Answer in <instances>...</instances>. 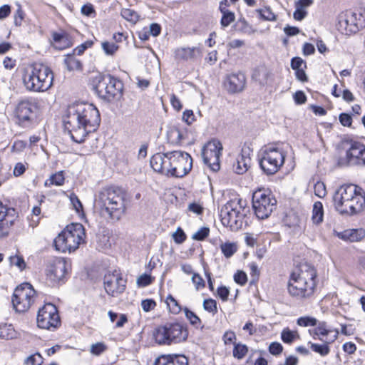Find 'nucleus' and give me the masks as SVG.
I'll return each mask as SVG.
<instances>
[{"mask_svg": "<svg viewBox=\"0 0 365 365\" xmlns=\"http://www.w3.org/2000/svg\"><path fill=\"white\" fill-rule=\"evenodd\" d=\"M184 312L186 318L190 321V323L192 326L195 327L196 328H199L200 327H201V328L203 327V326H201V319L199 318L198 316H197V314L195 312L190 310L187 307L184 309Z\"/></svg>", "mask_w": 365, "mask_h": 365, "instance_id": "obj_39", "label": "nucleus"}, {"mask_svg": "<svg viewBox=\"0 0 365 365\" xmlns=\"http://www.w3.org/2000/svg\"><path fill=\"white\" fill-rule=\"evenodd\" d=\"M365 205V195L363 189L347 203L344 205V211H338L341 215H354L361 212Z\"/></svg>", "mask_w": 365, "mask_h": 365, "instance_id": "obj_23", "label": "nucleus"}, {"mask_svg": "<svg viewBox=\"0 0 365 365\" xmlns=\"http://www.w3.org/2000/svg\"><path fill=\"white\" fill-rule=\"evenodd\" d=\"M173 151L165 153H156L153 155L150 160L151 168L158 173L168 177H171L173 171H170L173 167Z\"/></svg>", "mask_w": 365, "mask_h": 365, "instance_id": "obj_19", "label": "nucleus"}, {"mask_svg": "<svg viewBox=\"0 0 365 365\" xmlns=\"http://www.w3.org/2000/svg\"><path fill=\"white\" fill-rule=\"evenodd\" d=\"M209 233L210 229L207 227H202L193 234L192 238L195 240L202 241L209 235Z\"/></svg>", "mask_w": 365, "mask_h": 365, "instance_id": "obj_49", "label": "nucleus"}, {"mask_svg": "<svg viewBox=\"0 0 365 365\" xmlns=\"http://www.w3.org/2000/svg\"><path fill=\"white\" fill-rule=\"evenodd\" d=\"M252 209L259 220L268 218L276 209L277 200L268 191L257 190L252 195Z\"/></svg>", "mask_w": 365, "mask_h": 365, "instance_id": "obj_9", "label": "nucleus"}, {"mask_svg": "<svg viewBox=\"0 0 365 365\" xmlns=\"http://www.w3.org/2000/svg\"><path fill=\"white\" fill-rule=\"evenodd\" d=\"M37 324L39 328L45 329H55L60 324L58 309L53 304L47 303L38 309Z\"/></svg>", "mask_w": 365, "mask_h": 365, "instance_id": "obj_15", "label": "nucleus"}, {"mask_svg": "<svg viewBox=\"0 0 365 365\" xmlns=\"http://www.w3.org/2000/svg\"><path fill=\"white\" fill-rule=\"evenodd\" d=\"M156 306V303L155 300L152 299H146L144 300H142L141 302V307L143 311L148 312L151 310H153L155 307Z\"/></svg>", "mask_w": 365, "mask_h": 365, "instance_id": "obj_57", "label": "nucleus"}, {"mask_svg": "<svg viewBox=\"0 0 365 365\" xmlns=\"http://www.w3.org/2000/svg\"><path fill=\"white\" fill-rule=\"evenodd\" d=\"M10 262L11 264H15L21 270H23L26 267L24 259L21 257L14 256L10 257Z\"/></svg>", "mask_w": 365, "mask_h": 365, "instance_id": "obj_62", "label": "nucleus"}, {"mask_svg": "<svg viewBox=\"0 0 365 365\" xmlns=\"http://www.w3.org/2000/svg\"><path fill=\"white\" fill-rule=\"evenodd\" d=\"M268 351L272 355L278 356L282 352L283 346L279 342L274 341L269 344Z\"/></svg>", "mask_w": 365, "mask_h": 365, "instance_id": "obj_52", "label": "nucleus"}, {"mask_svg": "<svg viewBox=\"0 0 365 365\" xmlns=\"http://www.w3.org/2000/svg\"><path fill=\"white\" fill-rule=\"evenodd\" d=\"M71 270V262L63 257H51L46 261V280L51 287L64 284L69 277Z\"/></svg>", "mask_w": 365, "mask_h": 365, "instance_id": "obj_8", "label": "nucleus"}, {"mask_svg": "<svg viewBox=\"0 0 365 365\" xmlns=\"http://www.w3.org/2000/svg\"><path fill=\"white\" fill-rule=\"evenodd\" d=\"M365 26V19L360 13L346 11L338 17V30L346 35L357 33Z\"/></svg>", "mask_w": 365, "mask_h": 365, "instance_id": "obj_13", "label": "nucleus"}, {"mask_svg": "<svg viewBox=\"0 0 365 365\" xmlns=\"http://www.w3.org/2000/svg\"><path fill=\"white\" fill-rule=\"evenodd\" d=\"M297 332L291 331L289 328H284L281 333V339L285 344H292L297 338Z\"/></svg>", "mask_w": 365, "mask_h": 365, "instance_id": "obj_42", "label": "nucleus"}, {"mask_svg": "<svg viewBox=\"0 0 365 365\" xmlns=\"http://www.w3.org/2000/svg\"><path fill=\"white\" fill-rule=\"evenodd\" d=\"M101 123L100 113L93 104L79 102L68 106L67 115L63 119L65 128L71 139L82 143L86 136L95 132Z\"/></svg>", "mask_w": 365, "mask_h": 365, "instance_id": "obj_1", "label": "nucleus"}, {"mask_svg": "<svg viewBox=\"0 0 365 365\" xmlns=\"http://www.w3.org/2000/svg\"><path fill=\"white\" fill-rule=\"evenodd\" d=\"M221 155H210L202 156L204 163L213 172H217L220 170V158Z\"/></svg>", "mask_w": 365, "mask_h": 365, "instance_id": "obj_34", "label": "nucleus"}, {"mask_svg": "<svg viewBox=\"0 0 365 365\" xmlns=\"http://www.w3.org/2000/svg\"><path fill=\"white\" fill-rule=\"evenodd\" d=\"M241 200L238 201H228L221 209L220 220L222 224L230 227L232 231H237L242 228L245 215L241 213L242 206L240 205Z\"/></svg>", "mask_w": 365, "mask_h": 365, "instance_id": "obj_10", "label": "nucleus"}, {"mask_svg": "<svg viewBox=\"0 0 365 365\" xmlns=\"http://www.w3.org/2000/svg\"><path fill=\"white\" fill-rule=\"evenodd\" d=\"M93 44V42L92 41H86V42L81 43V45L78 46L74 50L73 53H76L78 55H81L84 53V51L88 48H91Z\"/></svg>", "mask_w": 365, "mask_h": 365, "instance_id": "obj_59", "label": "nucleus"}, {"mask_svg": "<svg viewBox=\"0 0 365 365\" xmlns=\"http://www.w3.org/2000/svg\"><path fill=\"white\" fill-rule=\"evenodd\" d=\"M125 193L118 187H103L98 193L97 202L101 215L112 220H119L125 211Z\"/></svg>", "mask_w": 365, "mask_h": 365, "instance_id": "obj_3", "label": "nucleus"}, {"mask_svg": "<svg viewBox=\"0 0 365 365\" xmlns=\"http://www.w3.org/2000/svg\"><path fill=\"white\" fill-rule=\"evenodd\" d=\"M314 193L319 197H323L326 195V187L324 182L318 181L314 187Z\"/></svg>", "mask_w": 365, "mask_h": 365, "instance_id": "obj_55", "label": "nucleus"}, {"mask_svg": "<svg viewBox=\"0 0 365 365\" xmlns=\"http://www.w3.org/2000/svg\"><path fill=\"white\" fill-rule=\"evenodd\" d=\"M323 205L320 202H314L312 211V220L316 224H319L323 220Z\"/></svg>", "mask_w": 365, "mask_h": 365, "instance_id": "obj_38", "label": "nucleus"}, {"mask_svg": "<svg viewBox=\"0 0 365 365\" xmlns=\"http://www.w3.org/2000/svg\"><path fill=\"white\" fill-rule=\"evenodd\" d=\"M153 365H188V359L185 355H162Z\"/></svg>", "mask_w": 365, "mask_h": 365, "instance_id": "obj_26", "label": "nucleus"}, {"mask_svg": "<svg viewBox=\"0 0 365 365\" xmlns=\"http://www.w3.org/2000/svg\"><path fill=\"white\" fill-rule=\"evenodd\" d=\"M92 83L98 96L105 102L117 101L123 96V82L110 74L98 73L93 78Z\"/></svg>", "mask_w": 365, "mask_h": 365, "instance_id": "obj_5", "label": "nucleus"}, {"mask_svg": "<svg viewBox=\"0 0 365 365\" xmlns=\"http://www.w3.org/2000/svg\"><path fill=\"white\" fill-rule=\"evenodd\" d=\"M318 320L310 316L301 317L297 319V324L300 327H316L317 325Z\"/></svg>", "mask_w": 365, "mask_h": 365, "instance_id": "obj_41", "label": "nucleus"}, {"mask_svg": "<svg viewBox=\"0 0 365 365\" xmlns=\"http://www.w3.org/2000/svg\"><path fill=\"white\" fill-rule=\"evenodd\" d=\"M70 200L76 212L80 213L83 210V205L78 197L75 194H72L70 196Z\"/></svg>", "mask_w": 365, "mask_h": 365, "instance_id": "obj_58", "label": "nucleus"}, {"mask_svg": "<svg viewBox=\"0 0 365 365\" xmlns=\"http://www.w3.org/2000/svg\"><path fill=\"white\" fill-rule=\"evenodd\" d=\"M38 363V365H41L43 363V357L40 353L36 352L34 354L29 356L24 362V365H35Z\"/></svg>", "mask_w": 365, "mask_h": 365, "instance_id": "obj_45", "label": "nucleus"}, {"mask_svg": "<svg viewBox=\"0 0 365 365\" xmlns=\"http://www.w3.org/2000/svg\"><path fill=\"white\" fill-rule=\"evenodd\" d=\"M173 167L170 171H173L171 177L182 178L191 170L192 167V158L186 152L180 150L173 151Z\"/></svg>", "mask_w": 365, "mask_h": 365, "instance_id": "obj_17", "label": "nucleus"}, {"mask_svg": "<svg viewBox=\"0 0 365 365\" xmlns=\"http://www.w3.org/2000/svg\"><path fill=\"white\" fill-rule=\"evenodd\" d=\"M106 349V346L103 343H96L91 347V352L95 355H100Z\"/></svg>", "mask_w": 365, "mask_h": 365, "instance_id": "obj_64", "label": "nucleus"}, {"mask_svg": "<svg viewBox=\"0 0 365 365\" xmlns=\"http://www.w3.org/2000/svg\"><path fill=\"white\" fill-rule=\"evenodd\" d=\"M36 104L29 100H23L19 103L15 113L22 126L29 125L35 117Z\"/></svg>", "mask_w": 365, "mask_h": 365, "instance_id": "obj_20", "label": "nucleus"}, {"mask_svg": "<svg viewBox=\"0 0 365 365\" xmlns=\"http://www.w3.org/2000/svg\"><path fill=\"white\" fill-rule=\"evenodd\" d=\"M52 36L54 43L59 44L56 46V48L61 50L69 46L70 42L65 33L54 32Z\"/></svg>", "mask_w": 365, "mask_h": 365, "instance_id": "obj_32", "label": "nucleus"}, {"mask_svg": "<svg viewBox=\"0 0 365 365\" xmlns=\"http://www.w3.org/2000/svg\"><path fill=\"white\" fill-rule=\"evenodd\" d=\"M233 346L232 354L235 359H242L248 353L249 349L246 344L234 342Z\"/></svg>", "mask_w": 365, "mask_h": 365, "instance_id": "obj_35", "label": "nucleus"}, {"mask_svg": "<svg viewBox=\"0 0 365 365\" xmlns=\"http://www.w3.org/2000/svg\"><path fill=\"white\" fill-rule=\"evenodd\" d=\"M23 81L27 90L44 92L53 86V73L46 65L35 63L25 70Z\"/></svg>", "mask_w": 365, "mask_h": 365, "instance_id": "obj_4", "label": "nucleus"}, {"mask_svg": "<svg viewBox=\"0 0 365 365\" xmlns=\"http://www.w3.org/2000/svg\"><path fill=\"white\" fill-rule=\"evenodd\" d=\"M16 332L11 324H0V339L9 340L15 338Z\"/></svg>", "mask_w": 365, "mask_h": 365, "instance_id": "obj_33", "label": "nucleus"}, {"mask_svg": "<svg viewBox=\"0 0 365 365\" xmlns=\"http://www.w3.org/2000/svg\"><path fill=\"white\" fill-rule=\"evenodd\" d=\"M36 291L29 283H23L15 289L12 297V304L18 312L27 311L34 302Z\"/></svg>", "mask_w": 365, "mask_h": 365, "instance_id": "obj_12", "label": "nucleus"}, {"mask_svg": "<svg viewBox=\"0 0 365 365\" xmlns=\"http://www.w3.org/2000/svg\"><path fill=\"white\" fill-rule=\"evenodd\" d=\"M304 65V68L307 67L306 62L300 57H293L291 59V68L296 71L302 68V66Z\"/></svg>", "mask_w": 365, "mask_h": 365, "instance_id": "obj_56", "label": "nucleus"}, {"mask_svg": "<svg viewBox=\"0 0 365 365\" xmlns=\"http://www.w3.org/2000/svg\"><path fill=\"white\" fill-rule=\"evenodd\" d=\"M362 190L354 184H346L340 186L333 196L334 207L337 211H344L343 206L351 200L359 192Z\"/></svg>", "mask_w": 365, "mask_h": 365, "instance_id": "obj_18", "label": "nucleus"}, {"mask_svg": "<svg viewBox=\"0 0 365 365\" xmlns=\"http://www.w3.org/2000/svg\"><path fill=\"white\" fill-rule=\"evenodd\" d=\"M173 240L177 244H182L186 240V235L183 230L178 227L173 235Z\"/></svg>", "mask_w": 365, "mask_h": 365, "instance_id": "obj_53", "label": "nucleus"}, {"mask_svg": "<svg viewBox=\"0 0 365 365\" xmlns=\"http://www.w3.org/2000/svg\"><path fill=\"white\" fill-rule=\"evenodd\" d=\"M121 16L127 21L135 22L138 19V15L134 10L130 9H123Z\"/></svg>", "mask_w": 365, "mask_h": 365, "instance_id": "obj_46", "label": "nucleus"}, {"mask_svg": "<svg viewBox=\"0 0 365 365\" xmlns=\"http://www.w3.org/2000/svg\"><path fill=\"white\" fill-rule=\"evenodd\" d=\"M334 235L346 242H359L365 237V230L359 228L346 230L343 232L334 231Z\"/></svg>", "mask_w": 365, "mask_h": 365, "instance_id": "obj_24", "label": "nucleus"}, {"mask_svg": "<svg viewBox=\"0 0 365 365\" xmlns=\"http://www.w3.org/2000/svg\"><path fill=\"white\" fill-rule=\"evenodd\" d=\"M200 53L201 50L197 47L179 48L175 50V58L179 60H190L195 58V53Z\"/></svg>", "mask_w": 365, "mask_h": 365, "instance_id": "obj_30", "label": "nucleus"}, {"mask_svg": "<svg viewBox=\"0 0 365 365\" xmlns=\"http://www.w3.org/2000/svg\"><path fill=\"white\" fill-rule=\"evenodd\" d=\"M64 175L62 171L58 172L50 177L51 184L57 186L62 185L64 183Z\"/></svg>", "mask_w": 365, "mask_h": 365, "instance_id": "obj_51", "label": "nucleus"}, {"mask_svg": "<svg viewBox=\"0 0 365 365\" xmlns=\"http://www.w3.org/2000/svg\"><path fill=\"white\" fill-rule=\"evenodd\" d=\"M74 54H68L64 59V63L69 71L81 70L82 63L80 60L75 58Z\"/></svg>", "mask_w": 365, "mask_h": 365, "instance_id": "obj_36", "label": "nucleus"}, {"mask_svg": "<svg viewBox=\"0 0 365 365\" xmlns=\"http://www.w3.org/2000/svg\"><path fill=\"white\" fill-rule=\"evenodd\" d=\"M85 228L81 223H72L54 239L55 249L61 252H74L84 241Z\"/></svg>", "mask_w": 365, "mask_h": 365, "instance_id": "obj_6", "label": "nucleus"}, {"mask_svg": "<svg viewBox=\"0 0 365 365\" xmlns=\"http://www.w3.org/2000/svg\"><path fill=\"white\" fill-rule=\"evenodd\" d=\"M235 19V15L234 12L231 11H224L222 13V18L220 20V24L222 27H227Z\"/></svg>", "mask_w": 365, "mask_h": 365, "instance_id": "obj_44", "label": "nucleus"}, {"mask_svg": "<svg viewBox=\"0 0 365 365\" xmlns=\"http://www.w3.org/2000/svg\"><path fill=\"white\" fill-rule=\"evenodd\" d=\"M222 145L217 139H212L208 141L202 150V156L221 155Z\"/></svg>", "mask_w": 365, "mask_h": 365, "instance_id": "obj_27", "label": "nucleus"}, {"mask_svg": "<svg viewBox=\"0 0 365 365\" xmlns=\"http://www.w3.org/2000/svg\"><path fill=\"white\" fill-rule=\"evenodd\" d=\"M16 217L15 210L4 205L0 200V238L9 235Z\"/></svg>", "mask_w": 365, "mask_h": 365, "instance_id": "obj_21", "label": "nucleus"}, {"mask_svg": "<svg viewBox=\"0 0 365 365\" xmlns=\"http://www.w3.org/2000/svg\"><path fill=\"white\" fill-rule=\"evenodd\" d=\"M323 344H317V343H312L309 341L308 344L310 346V348L312 351H313L315 353L319 354L322 356H327L330 352V348L329 344H330L329 341H327V340L324 339V341H322Z\"/></svg>", "mask_w": 365, "mask_h": 365, "instance_id": "obj_31", "label": "nucleus"}, {"mask_svg": "<svg viewBox=\"0 0 365 365\" xmlns=\"http://www.w3.org/2000/svg\"><path fill=\"white\" fill-rule=\"evenodd\" d=\"M235 282L241 285H245L247 282V277L245 272L243 271H237L234 275Z\"/></svg>", "mask_w": 365, "mask_h": 365, "instance_id": "obj_54", "label": "nucleus"}, {"mask_svg": "<svg viewBox=\"0 0 365 365\" xmlns=\"http://www.w3.org/2000/svg\"><path fill=\"white\" fill-rule=\"evenodd\" d=\"M182 120L187 125H191L195 120V115L192 110H185L182 114Z\"/></svg>", "mask_w": 365, "mask_h": 365, "instance_id": "obj_63", "label": "nucleus"}, {"mask_svg": "<svg viewBox=\"0 0 365 365\" xmlns=\"http://www.w3.org/2000/svg\"><path fill=\"white\" fill-rule=\"evenodd\" d=\"M126 283V279H124L121 273L116 269L112 272H107L103 277L106 292L113 297H117L124 292Z\"/></svg>", "mask_w": 365, "mask_h": 365, "instance_id": "obj_16", "label": "nucleus"}, {"mask_svg": "<svg viewBox=\"0 0 365 365\" xmlns=\"http://www.w3.org/2000/svg\"><path fill=\"white\" fill-rule=\"evenodd\" d=\"M284 163V155L274 147L265 148L259 161L260 168L267 175L275 174Z\"/></svg>", "mask_w": 365, "mask_h": 365, "instance_id": "obj_11", "label": "nucleus"}, {"mask_svg": "<svg viewBox=\"0 0 365 365\" xmlns=\"http://www.w3.org/2000/svg\"><path fill=\"white\" fill-rule=\"evenodd\" d=\"M315 329L323 338L330 333V330L327 329V323L325 322H317V325Z\"/></svg>", "mask_w": 365, "mask_h": 365, "instance_id": "obj_61", "label": "nucleus"}, {"mask_svg": "<svg viewBox=\"0 0 365 365\" xmlns=\"http://www.w3.org/2000/svg\"><path fill=\"white\" fill-rule=\"evenodd\" d=\"M166 304L169 310L173 314H177L180 312L181 307L178 304V301L172 296L168 295L166 299Z\"/></svg>", "mask_w": 365, "mask_h": 365, "instance_id": "obj_43", "label": "nucleus"}, {"mask_svg": "<svg viewBox=\"0 0 365 365\" xmlns=\"http://www.w3.org/2000/svg\"><path fill=\"white\" fill-rule=\"evenodd\" d=\"M159 345H170L185 341L188 337L187 326L179 322H168L157 327L153 333Z\"/></svg>", "mask_w": 365, "mask_h": 365, "instance_id": "obj_7", "label": "nucleus"}, {"mask_svg": "<svg viewBox=\"0 0 365 365\" xmlns=\"http://www.w3.org/2000/svg\"><path fill=\"white\" fill-rule=\"evenodd\" d=\"M339 120L343 126L350 127L352 123V118L350 114L341 113L339 116Z\"/></svg>", "mask_w": 365, "mask_h": 365, "instance_id": "obj_60", "label": "nucleus"}, {"mask_svg": "<svg viewBox=\"0 0 365 365\" xmlns=\"http://www.w3.org/2000/svg\"><path fill=\"white\" fill-rule=\"evenodd\" d=\"M250 148H242L240 155L237 158L236 163L234 164L235 172L237 174L245 173L249 168L251 159L250 158Z\"/></svg>", "mask_w": 365, "mask_h": 365, "instance_id": "obj_25", "label": "nucleus"}, {"mask_svg": "<svg viewBox=\"0 0 365 365\" xmlns=\"http://www.w3.org/2000/svg\"><path fill=\"white\" fill-rule=\"evenodd\" d=\"M317 270L307 262H301L291 274L287 284L289 294L297 299L313 295L316 288Z\"/></svg>", "mask_w": 365, "mask_h": 365, "instance_id": "obj_2", "label": "nucleus"}, {"mask_svg": "<svg viewBox=\"0 0 365 365\" xmlns=\"http://www.w3.org/2000/svg\"><path fill=\"white\" fill-rule=\"evenodd\" d=\"M203 308L205 311L215 314L217 312V302L213 299H206L203 301Z\"/></svg>", "mask_w": 365, "mask_h": 365, "instance_id": "obj_47", "label": "nucleus"}, {"mask_svg": "<svg viewBox=\"0 0 365 365\" xmlns=\"http://www.w3.org/2000/svg\"><path fill=\"white\" fill-rule=\"evenodd\" d=\"M313 4V0H298L295 2V11L293 17L296 21H302L308 14L306 8Z\"/></svg>", "mask_w": 365, "mask_h": 365, "instance_id": "obj_28", "label": "nucleus"}, {"mask_svg": "<svg viewBox=\"0 0 365 365\" xmlns=\"http://www.w3.org/2000/svg\"><path fill=\"white\" fill-rule=\"evenodd\" d=\"M185 130H182L179 126L174 125L168 131V138L173 144L181 145L186 138Z\"/></svg>", "mask_w": 365, "mask_h": 365, "instance_id": "obj_29", "label": "nucleus"}, {"mask_svg": "<svg viewBox=\"0 0 365 365\" xmlns=\"http://www.w3.org/2000/svg\"><path fill=\"white\" fill-rule=\"evenodd\" d=\"M220 250L226 258H230L237 252V246L235 242H222L220 245Z\"/></svg>", "mask_w": 365, "mask_h": 365, "instance_id": "obj_37", "label": "nucleus"}, {"mask_svg": "<svg viewBox=\"0 0 365 365\" xmlns=\"http://www.w3.org/2000/svg\"><path fill=\"white\" fill-rule=\"evenodd\" d=\"M101 46L107 55H113L119 48L115 43H110L108 41L103 42Z\"/></svg>", "mask_w": 365, "mask_h": 365, "instance_id": "obj_48", "label": "nucleus"}, {"mask_svg": "<svg viewBox=\"0 0 365 365\" xmlns=\"http://www.w3.org/2000/svg\"><path fill=\"white\" fill-rule=\"evenodd\" d=\"M153 279L154 278L150 274L145 273L138 278L137 284L138 287H144L150 284Z\"/></svg>", "mask_w": 365, "mask_h": 365, "instance_id": "obj_50", "label": "nucleus"}, {"mask_svg": "<svg viewBox=\"0 0 365 365\" xmlns=\"http://www.w3.org/2000/svg\"><path fill=\"white\" fill-rule=\"evenodd\" d=\"M259 17L265 21H275L276 15L272 12L270 7H264V9H259L256 10Z\"/></svg>", "mask_w": 365, "mask_h": 365, "instance_id": "obj_40", "label": "nucleus"}, {"mask_svg": "<svg viewBox=\"0 0 365 365\" xmlns=\"http://www.w3.org/2000/svg\"><path fill=\"white\" fill-rule=\"evenodd\" d=\"M348 146L344 157H340L338 160L339 165L341 167L364 165L365 145L358 141L346 142Z\"/></svg>", "mask_w": 365, "mask_h": 365, "instance_id": "obj_14", "label": "nucleus"}, {"mask_svg": "<svg viewBox=\"0 0 365 365\" xmlns=\"http://www.w3.org/2000/svg\"><path fill=\"white\" fill-rule=\"evenodd\" d=\"M246 83V77L242 72L233 73L227 75L225 81L224 86L226 91L230 94H235L242 92Z\"/></svg>", "mask_w": 365, "mask_h": 365, "instance_id": "obj_22", "label": "nucleus"}]
</instances>
